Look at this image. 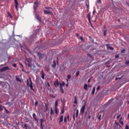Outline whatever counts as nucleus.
Masks as SVG:
<instances>
[{
    "instance_id": "nucleus-24",
    "label": "nucleus",
    "mask_w": 129,
    "mask_h": 129,
    "mask_svg": "<svg viewBox=\"0 0 129 129\" xmlns=\"http://www.w3.org/2000/svg\"><path fill=\"white\" fill-rule=\"evenodd\" d=\"M87 55H88V57H89L91 59H93V57H92V55H91V54L88 53Z\"/></svg>"
},
{
    "instance_id": "nucleus-49",
    "label": "nucleus",
    "mask_w": 129,
    "mask_h": 129,
    "mask_svg": "<svg viewBox=\"0 0 129 129\" xmlns=\"http://www.w3.org/2000/svg\"><path fill=\"white\" fill-rule=\"evenodd\" d=\"M125 64H126V65H128V64H129V60L126 61Z\"/></svg>"
},
{
    "instance_id": "nucleus-37",
    "label": "nucleus",
    "mask_w": 129,
    "mask_h": 129,
    "mask_svg": "<svg viewBox=\"0 0 129 129\" xmlns=\"http://www.w3.org/2000/svg\"><path fill=\"white\" fill-rule=\"evenodd\" d=\"M76 77H78L79 76V71L77 72L76 74Z\"/></svg>"
},
{
    "instance_id": "nucleus-56",
    "label": "nucleus",
    "mask_w": 129,
    "mask_h": 129,
    "mask_svg": "<svg viewBox=\"0 0 129 129\" xmlns=\"http://www.w3.org/2000/svg\"><path fill=\"white\" fill-rule=\"evenodd\" d=\"M90 80H91V79H89L88 80V83H89V82H90Z\"/></svg>"
},
{
    "instance_id": "nucleus-54",
    "label": "nucleus",
    "mask_w": 129,
    "mask_h": 129,
    "mask_svg": "<svg viewBox=\"0 0 129 129\" xmlns=\"http://www.w3.org/2000/svg\"><path fill=\"white\" fill-rule=\"evenodd\" d=\"M52 67L53 68H55V67H56V65H52Z\"/></svg>"
},
{
    "instance_id": "nucleus-35",
    "label": "nucleus",
    "mask_w": 129,
    "mask_h": 129,
    "mask_svg": "<svg viewBox=\"0 0 129 129\" xmlns=\"http://www.w3.org/2000/svg\"><path fill=\"white\" fill-rule=\"evenodd\" d=\"M38 55L39 57V59H42V57H41V56H42V54L40 53H38Z\"/></svg>"
},
{
    "instance_id": "nucleus-42",
    "label": "nucleus",
    "mask_w": 129,
    "mask_h": 129,
    "mask_svg": "<svg viewBox=\"0 0 129 129\" xmlns=\"http://www.w3.org/2000/svg\"><path fill=\"white\" fill-rule=\"evenodd\" d=\"M73 119L74 120H75V113H74L73 114Z\"/></svg>"
},
{
    "instance_id": "nucleus-59",
    "label": "nucleus",
    "mask_w": 129,
    "mask_h": 129,
    "mask_svg": "<svg viewBox=\"0 0 129 129\" xmlns=\"http://www.w3.org/2000/svg\"><path fill=\"white\" fill-rule=\"evenodd\" d=\"M69 84H67L66 85V86L67 87H68V86H69Z\"/></svg>"
},
{
    "instance_id": "nucleus-20",
    "label": "nucleus",
    "mask_w": 129,
    "mask_h": 129,
    "mask_svg": "<svg viewBox=\"0 0 129 129\" xmlns=\"http://www.w3.org/2000/svg\"><path fill=\"white\" fill-rule=\"evenodd\" d=\"M54 114V111L52 109V108H50V115Z\"/></svg>"
},
{
    "instance_id": "nucleus-32",
    "label": "nucleus",
    "mask_w": 129,
    "mask_h": 129,
    "mask_svg": "<svg viewBox=\"0 0 129 129\" xmlns=\"http://www.w3.org/2000/svg\"><path fill=\"white\" fill-rule=\"evenodd\" d=\"M23 127H24L25 129H27V124H24L23 125Z\"/></svg>"
},
{
    "instance_id": "nucleus-47",
    "label": "nucleus",
    "mask_w": 129,
    "mask_h": 129,
    "mask_svg": "<svg viewBox=\"0 0 129 129\" xmlns=\"http://www.w3.org/2000/svg\"><path fill=\"white\" fill-rule=\"evenodd\" d=\"M80 39L81 40V41H83V37L80 36Z\"/></svg>"
},
{
    "instance_id": "nucleus-18",
    "label": "nucleus",
    "mask_w": 129,
    "mask_h": 129,
    "mask_svg": "<svg viewBox=\"0 0 129 129\" xmlns=\"http://www.w3.org/2000/svg\"><path fill=\"white\" fill-rule=\"evenodd\" d=\"M45 70L47 71H50V68L49 67V66H45Z\"/></svg>"
},
{
    "instance_id": "nucleus-3",
    "label": "nucleus",
    "mask_w": 129,
    "mask_h": 129,
    "mask_svg": "<svg viewBox=\"0 0 129 129\" xmlns=\"http://www.w3.org/2000/svg\"><path fill=\"white\" fill-rule=\"evenodd\" d=\"M58 99L56 100L55 102V104H54V111L56 114H58V108H57V106L58 105Z\"/></svg>"
},
{
    "instance_id": "nucleus-26",
    "label": "nucleus",
    "mask_w": 129,
    "mask_h": 129,
    "mask_svg": "<svg viewBox=\"0 0 129 129\" xmlns=\"http://www.w3.org/2000/svg\"><path fill=\"white\" fill-rule=\"evenodd\" d=\"M45 9H46V10H51V11H53V9L51 7H45Z\"/></svg>"
},
{
    "instance_id": "nucleus-63",
    "label": "nucleus",
    "mask_w": 129,
    "mask_h": 129,
    "mask_svg": "<svg viewBox=\"0 0 129 129\" xmlns=\"http://www.w3.org/2000/svg\"><path fill=\"white\" fill-rule=\"evenodd\" d=\"M50 120H52V117H51V116H50Z\"/></svg>"
},
{
    "instance_id": "nucleus-4",
    "label": "nucleus",
    "mask_w": 129,
    "mask_h": 129,
    "mask_svg": "<svg viewBox=\"0 0 129 129\" xmlns=\"http://www.w3.org/2000/svg\"><path fill=\"white\" fill-rule=\"evenodd\" d=\"M31 62H32V60L30 58H26L25 60V65H31Z\"/></svg>"
},
{
    "instance_id": "nucleus-43",
    "label": "nucleus",
    "mask_w": 129,
    "mask_h": 129,
    "mask_svg": "<svg viewBox=\"0 0 129 129\" xmlns=\"http://www.w3.org/2000/svg\"><path fill=\"white\" fill-rule=\"evenodd\" d=\"M113 129H118V127L115 126V125H114Z\"/></svg>"
},
{
    "instance_id": "nucleus-19",
    "label": "nucleus",
    "mask_w": 129,
    "mask_h": 129,
    "mask_svg": "<svg viewBox=\"0 0 129 129\" xmlns=\"http://www.w3.org/2000/svg\"><path fill=\"white\" fill-rule=\"evenodd\" d=\"M87 18L88 19V21L90 23H91V21H90V14H88L87 15Z\"/></svg>"
},
{
    "instance_id": "nucleus-61",
    "label": "nucleus",
    "mask_w": 129,
    "mask_h": 129,
    "mask_svg": "<svg viewBox=\"0 0 129 129\" xmlns=\"http://www.w3.org/2000/svg\"><path fill=\"white\" fill-rule=\"evenodd\" d=\"M95 14V12L93 11V15H94Z\"/></svg>"
},
{
    "instance_id": "nucleus-53",
    "label": "nucleus",
    "mask_w": 129,
    "mask_h": 129,
    "mask_svg": "<svg viewBox=\"0 0 129 129\" xmlns=\"http://www.w3.org/2000/svg\"><path fill=\"white\" fill-rule=\"evenodd\" d=\"M118 79H121V78H115V80H117Z\"/></svg>"
},
{
    "instance_id": "nucleus-58",
    "label": "nucleus",
    "mask_w": 129,
    "mask_h": 129,
    "mask_svg": "<svg viewBox=\"0 0 129 129\" xmlns=\"http://www.w3.org/2000/svg\"><path fill=\"white\" fill-rule=\"evenodd\" d=\"M76 36H77V37H79V34H78V33H77L76 34Z\"/></svg>"
},
{
    "instance_id": "nucleus-46",
    "label": "nucleus",
    "mask_w": 129,
    "mask_h": 129,
    "mask_svg": "<svg viewBox=\"0 0 129 129\" xmlns=\"http://www.w3.org/2000/svg\"><path fill=\"white\" fill-rule=\"evenodd\" d=\"M46 108L45 110V112H46L47 111V110H48V106L46 105Z\"/></svg>"
},
{
    "instance_id": "nucleus-10",
    "label": "nucleus",
    "mask_w": 129,
    "mask_h": 129,
    "mask_svg": "<svg viewBox=\"0 0 129 129\" xmlns=\"http://www.w3.org/2000/svg\"><path fill=\"white\" fill-rule=\"evenodd\" d=\"M32 116H33L34 120H36V121H37V122H38V119H37V116L36 115V113H33L32 114Z\"/></svg>"
},
{
    "instance_id": "nucleus-9",
    "label": "nucleus",
    "mask_w": 129,
    "mask_h": 129,
    "mask_svg": "<svg viewBox=\"0 0 129 129\" xmlns=\"http://www.w3.org/2000/svg\"><path fill=\"white\" fill-rule=\"evenodd\" d=\"M59 81H58V79H56V81L54 82V85L55 87H57V86H59Z\"/></svg>"
},
{
    "instance_id": "nucleus-22",
    "label": "nucleus",
    "mask_w": 129,
    "mask_h": 129,
    "mask_svg": "<svg viewBox=\"0 0 129 129\" xmlns=\"http://www.w3.org/2000/svg\"><path fill=\"white\" fill-rule=\"evenodd\" d=\"M115 126H117V127H118V126H120V125H119V124L116 122H115Z\"/></svg>"
},
{
    "instance_id": "nucleus-45",
    "label": "nucleus",
    "mask_w": 129,
    "mask_h": 129,
    "mask_svg": "<svg viewBox=\"0 0 129 129\" xmlns=\"http://www.w3.org/2000/svg\"><path fill=\"white\" fill-rule=\"evenodd\" d=\"M35 106H37L38 105V101H36L35 102Z\"/></svg>"
},
{
    "instance_id": "nucleus-36",
    "label": "nucleus",
    "mask_w": 129,
    "mask_h": 129,
    "mask_svg": "<svg viewBox=\"0 0 129 129\" xmlns=\"http://www.w3.org/2000/svg\"><path fill=\"white\" fill-rule=\"evenodd\" d=\"M60 90L61 92V93H64V90L63 89V88H60Z\"/></svg>"
},
{
    "instance_id": "nucleus-38",
    "label": "nucleus",
    "mask_w": 129,
    "mask_h": 129,
    "mask_svg": "<svg viewBox=\"0 0 129 129\" xmlns=\"http://www.w3.org/2000/svg\"><path fill=\"white\" fill-rule=\"evenodd\" d=\"M97 3L99 4V5L101 4V0H97Z\"/></svg>"
},
{
    "instance_id": "nucleus-30",
    "label": "nucleus",
    "mask_w": 129,
    "mask_h": 129,
    "mask_svg": "<svg viewBox=\"0 0 129 129\" xmlns=\"http://www.w3.org/2000/svg\"><path fill=\"white\" fill-rule=\"evenodd\" d=\"M74 102L75 104H76V103H77V98H76V97H75V101Z\"/></svg>"
},
{
    "instance_id": "nucleus-57",
    "label": "nucleus",
    "mask_w": 129,
    "mask_h": 129,
    "mask_svg": "<svg viewBox=\"0 0 129 129\" xmlns=\"http://www.w3.org/2000/svg\"><path fill=\"white\" fill-rule=\"evenodd\" d=\"M59 71H60V72H62L63 71V70H61V69H59Z\"/></svg>"
},
{
    "instance_id": "nucleus-44",
    "label": "nucleus",
    "mask_w": 129,
    "mask_h": 129,
    "mask_svg": "<svg viewBox=\"0 0 129 129\" xmlns=\"http://www.w3.org/2000/svg\"><path fill=\"white\" fill-rule=\"evenodd\" d=\"M125 129H129L128 128V125L127 124L126 125L125 127Z\"/></svg>"
},
{
    "instance_id": "nucleus-31",
    "label": "nucleus",
    "mask_w": 129,
    "mask_h": 129,
    "mask_svg": "<svg viewBox=\"0 0 129 129\" xmlns=\"http://www.w3.org/2000/svg\"><path fill=\"white\" fill-rule=\"evenodd\" d=\"M3 106H4L0 105V111H3V110H4V109H3Z\"/></svg>"
},
{
    "instance_id": "nucleus-6",
    "label": "nucleus",
    "mask_w": 129,
    "mask_h": 129,
    "mask_svg": "<svg viewBox=\"0 0 129 129\" xmlns=\"http://www.w3.org/2000/svg\"><path fill=\"white\" fill-rule=\"evenodd\" d=\"M7 70H10V68H9L8 67H5L1 69L0 71L1 72H5V71H7Z\"/></svg>"
},
{
    "instance_id": "nucleus-34",
    "label": "nucleus",
    "mask_w": 129,
    "mask_h": 129,
    "mask_svg": "<svg viewBox=\"0 0 129 129\" xmlns=\"http://www.w3.org/2000/svg\"><path fill=\"white\" fill-rule=\"evenodd\" d=\"M121 118L119 119V122H120V123L122 124V125H123V121H121Z\"/></svg>"
},
{
    "instance_id": "nucleus-23",
    "label": "nucleus",
    "mask_w": 129,
    "mask_h": 129,
    "mask_svg": "<svg viewBox=\"0 0 129 129\" xmlns=\"http://www.w3.org/2000/svg\"><path fill=\"white\" fill-rule=\"evenodd\" d=\"M67 78H68V79L67 80V82H68V80L70 79V78H71V75H68Z\"/></svg>"
},
{
    "instance_id": "nucleus-8",
    "label": "nucleus",
    "mask_w": 129,
    "mask_h": 129,
    "mask_svg": "<svg viewBox=\"0 0 129 129\" xmlns=\"http://www.w3.org/2000/svg\"><path fill=\"white\" fill-rule=\"evenodd\" d=\"M15 4V9L16 10H18L19 9V3H18V0H14Z\"/></svg>"
},
{
    "instance_id": "nucleus-25",
    "label": "nucleus",
    "mask_w": 129,
    "mask_h": 129,
    "mask_svg": "<svg viewBox=\"0 0 129 129\" xmlns=\"http://www.w3.org/2000/svg\"><path fill=\"white\" fill-rule=\"evenodd\" d=\"M98 119H99V120H101V115H98Z\"/></svg>"
},
{
    "instance_id": "nucleus-21",
    "label": "nucleus",
    "mask_w": 129,
    "mask_h": 129,
    "mask_svg": "<svg viewBox=\"0 0 129 129\" xmlns=\"http://www.w3.org/2000/svg\"><path fill=\"white\" fill-rule=\"evenodd\" d=\"M95 92V87H94L93 89V91H92V94L94 95Z\"/></svg>"
},
{
    "instance_id": "nucleus-7",
    "label": "nucleus",
    "mask_w": 129,
    "mask_h": 129,
    "mask_svg": "<svg viewBox=\"0 0 129 129\" xmlns=\"http://www.w3.org/2000/svg\"><path fill=\"white\" fill-rule=\"evenodd\" d=\"M43 121H45V117H44L43 118L40 119V127L41 128H43Z\"/></svg>"
},
{
    "instance_id": "nucleus-13",
    "label": "nucleus",
    "mask_w": 129,
    "mask_h": 129,
    "mask_svg": "<svg viewBox=\"0 0 129 129\" xmlns=\"http://www.w3.org/2000/svg\"><path fill=\"white\" fill-rule=\"evenodd\" d=\"M44 14H47V15H50V14H52V12L51 11H47V10H44Z\"/></svg>"
},
{
    "instance_id": "nucleus-62",
    "label": "nucleus",
    "mask_w": 129,
    "mask_h": 129,
    "mask_svg": "<svg viewBox=\"0 0 129 129\" xmlns=\"http://www.w3.org/2000/svg\"><path fill=\"white\" fill-rule=\"evenodd\" d=\"M13 67H14L15 68L17 67V65H13Z\"/></svg>"
},
{
    "instance_id": "nucleus-51",
    "label": "nucleus",
    "mask_w": 129,
    "mask_h": 129,
    "mask_svg": "<svg viewBox=\"0 0 129 129\" xmlns=\"http://www.w3.org/2000/svg\"><path fill=\"white\" fill-rule=\"evenodd\" d=\"M118 57H119V55H115V58L116 59H117V58H118Z\"/></svg>"
},
{
    "instance_id": "nucleus-5",
    "label": "nucleus",
    "mask_w": 129,
    "mask_h": 129,
    "mask_svg": "<svg viewBox=\"0 0 129 129\" xmlns=\"http://www.w3.org/2000/svg\"><path fill=\"white\" fill-rule=\"evenodd\" d=\"M85 111V104L82 106V107L81 108L80 112L82 113V114H83L84 113V112Z\"/></svg>"
},
{
    "instance_id": "nucleus-16",
    "label": "nucleus",
    "mask_w": 129,
    "mask_h": 129,
    "mask_svg": "<svg viewBox=\"0 0 129 129\" xmlns=\"http://www.w3.org/2000/svg\"><path fill=\"white\" fill-rule=\"evenodd\" d=\"M3 108L5 109L6 113H10V111L8 110V109H7V108H6V107L5 106H3Z\"/></svg>"
},
{
    "instance_id": "nucleus-17",
    "label": "nucleus",
    "mask_w": 129,
    "mask_h": 129,
    "mask_svg": "<svg viewBox=\"0 0 129 129\" xmlns=\"http://www.w3.org/2000/svg\"><path fill=\"white\" fill-rule=\"evenodd\" d=\"M87 84H85L84 85V89L85 90H88V89L87 88Z\"/></svg>"
},
{
    "instance_id": "nucleus-48",
    "label": "nucleus",
    "mask_w": 129,
    "mask_h": 129,
    "mask_svg": "<svg viewBox=\"0 0 129 129\" xmlns=\"http://www.w3.org/2000/svg\"><path fill=\"white\" fill-rule=\"evenodd\" d=\"M64 113V109H63L62 110H61V112L60 113V114H62Z\"/></svg>"
},
{
    "instance_id": "nucleus-15",
    "label": "nucleus",
    "mask_w": 129,
    "mask_h": 129,
    "mask_svg": "<svg viewBox=\"0 0 129 129\" xmlns=\"http://www.w3.org/2000/svg\"><path fill=\"white\" fill-rule=\"evenodd\" d=\"M64 116L63 115H61L59 118V124L61 123V122H63V118Z\"/></svg>"
},
{
    "instance_id": "nucleus-14",
    "label": "nucleus",
    "mask_w": 129,
    "mask_h": 129,
    "mask_svg": "<svg viewBox=\"0 0 129 129\" xmlns=\"http://www.w3.org/2000/svg\"><path fill=\"white\" fill-rule=\"evenodd\" d=\"M41 78H42V79H45V74L44 73V72L43 71V70H41Z\"/></svg>"
},
{
    "instance_id": "nucleus-60",
    "label": "nucleus",
    "mask_w": 129,
    "mask_h": 129,
    "mask_svg": "<svg viewBox=\"0 0 129 129\" xmlns=\"http://www.w3.org/2000/svg\"><path fill=\"white\" fill-rule=\"evenodd\" d=\"M53 65H56V62H55V61H53Z\"/></svg>"
},
{
    "instance_id": "nucleus-1",
    "label": "nucleus",
    "mask_w": 129,
    "mask_h": 129,
    "mask_svg": "<svg viewBox=\"0 0 129 129\" xmlns=\"http://www.w3.org/2000/svg\"><path fill=\"white\" fill-rule=\"evenodd\" d=\"M27 84L28 87H30L31 90L35 91V89L33 88V82H32V79L29 77V79L27 80Z\"/></svg>"
},
{
    "instance_id": "nucleus-33",
    "label": "nucleus",
    "mask_w": 129,
    "mask_h": 129,
    "mask_svg": "<svg viewBox=\"0 0 129 129\" xmlns=\"http://www.w3.org/2000/svg\"><path fill=\"white\" fill-rule=\"evenodd\" d=\"M64 122H65V123L67 122V118L66 117V116H65L64 118Z\"/></svg>"
},
{
    "instance_id": "nucleus-12",
    "label": "nucleus",
    "mask_w": 129,
    "mask_h": 129,
    "mask_svg": "<svg viewBox=\"0 0 129 129\" xmlns=\"http://www.w3.org/2000/svg\"><path fill=\"white\" fill-rule=\"evenodd\" d=\"M60 88H63L65 86V82H62L61 83H59Z\"/></svg>"
},
{
    "instance_id": "nucleus-55",
    "label": "nucleus",
    "mask_w": 129,
    "mask_h": 129,
    "mask_svg": "<svg viewBox=\"0 0 129 129\" xmlns=\"http://www.w3.org/2000/svg\"><path fill=\"white\" fill-rule=\"evenodd\" d=\"M47 86H50V84L49 83V82H47Z\"/></svg>"
},
{
    "instance_id": "nucleus-64",
    "label": "nucleus",
    "mask_w": 129,
    "mask_h": 129,
    "mask_svg": "<svg viewBox=\"0 0 129 129\" xmlns=\"http://www.w3.org/2000/svg\"><path fill=\"white\" fill-rule=\"evenodd\" d=\"M61 101L63 103V100H62V99H61Z\"/></svg>"
},
{
    "instance_id": "nucleus-50",
    "label": "nucleus",
    "mask_w": 129,
    "mask_h": 129,
    "mask_svg": "<svg viewBox=\"0 0 129 129\" xmlns=\"http://www.w3.org/2000/svg\"><path fill=\"white\" fill-rule=\"evenodd\" d=\"M109 49H110V50H113L114 48L112 47H109Z\"/></svg>"
},
{
    "instance_id": "nucleus-41",
    "label": "nucleus",
    "mask_w": 129,
    "mask_h": 129,
    "mask_svg": "<svg viewBox=\"0 0 129 129\" xmlns=\"http://www.w3.org/2000/svg\"><path fill=\"white\" fill-rule=\"evenodd\" d=\"M120 114H119V115H118L117 116V117H116V118H117V119H118V118H119V117H120Z\"/></svg>"
},
{
    "instance_id": "nucleus-28",
    "label": "nucleus",
    "mask_w": 129,
    "mask_h": 129,
    "mask_svg": "<svg viewBox=\"0 0 129 129\" xmlns=\"http://www.w3.org/2000/svg\"><path fill=\"white\" fill-rule=\"evenodd\" d=\"M79 113V110L78 109H77L76 111V116H77V117L78 116Z\"/></svg>"
},
{
    "instance_id": "nucleus-40",
    "label": "nucleus",
    "mask_w": 129,
    "mask_h": 129,
    "mask_svg": "<svg viewBox=\"0 0 129 129\" xmlns=\"http://www.w3.org/2000/svg\"><path fill=\"white\" fill-rule=\"evenodd\" d=\"M100 88V86H98V87L97 88V91H98L99 90V89Z\"/></svg>"
},
{
    "instance_id": "nucleus-27",
    "label": "nucleus",
    "mask_w": 129,
    "mask_h": 129,
    "mask_svg": "<svg viewBox=\"0 0 129 129\" xmlns=\"http://www.w3.org/2000/svg\"><path fill=\"white\" fill-rule=\"evenodd\" d=\"M106 33H107V30H103L104 36H105V35H106Z\"/></svg>"
},
{
    "instance_id": "nucleus-29",
    "label": "nucleus",
    "mask_w": 129,
    "mask_h": 129,
    "mask_svg": "<svg viewBox=\"0 0 129 129\" xmlns=\"http://www.w3.org/2000/svg\"><path fill=\"white\" fill-rule=\"evenodd\" d=\"M16 80L17 81H19V82H21V79L18 77H16Z\"/></svg>"
},
{
    "instance_id": "nucleus-2",
    "label": "nucleus",
    "mask_w": 129,
    "mask_h": 129,
    "mask_svg": "<svg viewBox=\"0 0 129 129\" xmlns=\"http://www.w3.org/2000/svg\"><path fill=\"white\" fill-rule=\"evenodd\" d=\"M39 8V2H38V1H36L34 3L33 5V10H34V13H36L37 12V9Z\"/></svg>"
},
{
    "instance_id": "nucleus-11",
    "label": "nucleus",
    "mask_w": 129,
    "mask_h": 129,
    "mask_svg": "<svg viewBox=\"0 0 129 129\" xmlns=\"http://www.w3.org/2000/svg\"><path fill=\"white\" fill-rule=\"evenodd\" d=\"M35 18L36 19H37V20H38V21H39V22H41V21H42V19H41V17H40V16H39V15H36L35 16Z\"/></svg>"
},
{
    "instance_id": "nucleus-39",
    "label": "nucleus",
    "mask_w": 129,
    "mask_h": 129,
    "mask_svg": "<svg viewBox=\"0 0 129 129\" xmlns=\"http://www.w3.org/2000/svg\"><path fill=\"white\" fill-rule=\"evenodd\" d=\"M8 16H9V17H11V18H13L12 14H11V13H10V12H8Z\"/></svg>"
},
{
    "instance_id": "nucleus-52",
    "label": "nucleus",
    "mask_w": 129,
    "mask_h": 129,
    "mask_svg": "<svg viewBox=\"0 0 129 129\" xmlns=\"http://www.w3.org/2000/svg\"><path fill=\"white\" fill-rule=\"evenodd\" d=\"M124 51H125V49H123V50H121V53H124Z\"/></svg>"
}]
</instances>
